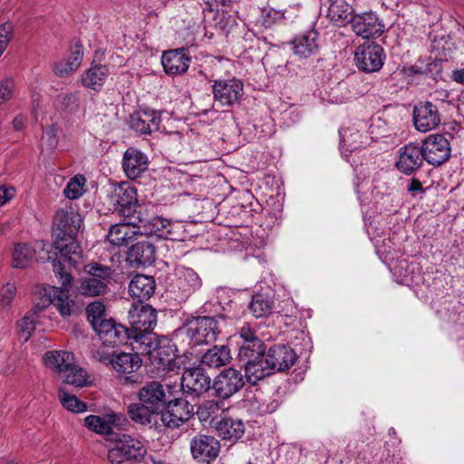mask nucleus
<instances>
[{
	"label": "nucleus",
	"instance_id": "f257e3e1",
	"mask_svg": "<svg viewBox=\"0 0 464 464\" xmlns=\"http://www.w3.org/2000/svg\"><path fill=\"white\" fill-rule=\"evenodd\" d=\"M81 225V215L71 207L59 209L53 218V247L56 251V258L53 260V270L59 278L61 286L50 287L44 303L53 304L63 316L71 315L73 306L68 294L73 278L67 271L66 264L76 270L81 269L82 265L81 246L76 240Z\"/></svg>",
	"mask_w": 464,
	"mask_h": 464
},
{
	"label": "nucleus",
	"instance_id": "f03ea898",
	"mask_svg": "<svg viewBox=\"0 0 464 464\" xmlns=\"http://www.w3.org/2000/svg\"><path fill=\"white\" fill-rule=\"evenodd\" d=\"M84 276L76 283L79 295L89 297L103 295L109 291L114 269L99 262H90L82 266Z\"/></svg>",
	"mask_w": 464,
	"mask_h": 464
},
{
	"label": "nucleus",
	"instance_id": "7ed1b4c3",
	"mask_svg": "<svg viewBox=\"0 0 464 464\" xmlns=\"http://www.w3.org/2000/svg\"><path fill=\"white\" fill-rule=\"evenodd\" d=\"M146 453L143 443L130 435L121 434L109 450L108 459L111 464H132L140 460Z\"/></svg>",
	"mask_w": 464,
	"mask_h": 464
},
{
	"label": "nucleus",
	"instance_id": "20e7f679",
	"mask_svg": "<svg viewBox=\"0 0 464 464\" xmlns=\"http://www.w3.org/2000/svg\"><path fill=\"white\" fill-rule=\"evenodd\" d=\"M131 223L138 227L140 235L168 238L172 234L173 224L162 217L150 214L148 207H140Z\"/></svg>",
	"mask_w": 464,
	"mask_h": 464
},
{
	"label": "nucleus",
	"instance_id": "39448f33",
	"mask_svg": "<svg viewBox=\"0 0 464 464\" xmlns=\"http://www.w3.org/2000/svg\"><path fill=\"white\" fill-rule=\"evenodd\" d=\"M238 361L245 369L247 382L253 385L274 373L266 359V347L239 355Z\"/></svg>",
	"mask_w": 464,
	"mask_h": 464
},
{
	"label": "nucleus",
	"instance_id": "423d86ee",
	"mask_svg": "<svg viewBox=\"0 0 464 464\" xmlns=\"http://www.w3.org/2000/svg\"><path fill=\"white\" fill-rule=\"evenodd\" d=\"M49 245L43 241L36 242L34 246L26 243H16L12 250V266L14 268H25L29 266L34 259L42 262L54 259L48 250Z\"/></svg>",
	"mask_w": 464,
	"mask_h": 464
},
{
	"label": "nucleus",
	"instance_id": "0eeeda50",
	"mask_svg": "<svg viewBox=\"0 0 464 464\" xmlns=\"http://www.w3.org/2000/svg\"><path fill=\"white\" fill-rule=\"evenodd\" d=\"M175 275L176 279L170 286V292L179 303L187 301L202 287L201 277L190 267L179 266L176 268Z\"/></svg>",
	"mask_w": 464,
	"mask_h": 464
},
{
	"label": "nucleus",
	"instance_id": "6e6552de",
	"mask_svg": "<svg viewBox=\"0 0 464 464\" xmlns=\"http://www.w3.org/2000/svg\"><path fill=\"white\" fill-rule=\"evenodd\" d=\"M186 331L194 345L213 343L220 333L217 319L209 316L195 318L188 324Z\"/></svg>",
	"mask_w": 464,
	"mask_h": 464
},
{
	"label": "nucleus",
	"instance_id": "1a4fd4ad",
	"mask_svg": "<svg viewBox=\"0 0 464 464\" xmlns=\"http://www.w3.org/2000/svg\"><path fill=\"white\" fill-rule=\"evenodd\" d=\"M384 60L383 48L376 43L361 44L354 53V62L357 68L368 73L380 71L383 66Z\"/></svg>",
	"mask_w": 464,
	"mask_h": 464
},
{
	"label": "nucleus",
	"instance_id": "9d476101",
	"mask_svg": "<svg viewBox=\"0 0 464 464\" xmlns=\"http://www.w3.org/2000/svg\"><path fill=\"white\" fill-rule=\"evenodd\" d=\"M212 93L215 102L221 106L232 107L238 103L243 96V82L236 78L214 80Z\"/></svg>",
	"mask_w": 464,
	"mask_h": 464
},
{
	"label": "nucleus",
	"instance_id": "9b49d317",
	"mask_svg": "<svg viewBox=\"0 0 464 464\" xmlns=\"http://www.w3.org/2000/svg\"><path fill=\"white\" fill-rule=\"evenodd\" d=\"M111 198L115 205V210L123 218L137 216L140 207L145 205L139 204L137 199V189L134 186L128 182L121 183L114 188Z\"/></svg>",
	"mask_w": 464,
	"mask_h": 464
},
{
	"label": "nucleus",
	"instance_id": "f8f14e48",
	"mask_svg": "<svg viewBox=\"0 0 464 464\" xmlns=\"http://www.w3.org/2000/svg\"><path fill=\"white\" fill-rule=\"evenodd\" d=\"M160 411V420L169 429H176L188 421L194 414V407L187 400L178 398L169 401Z\"/></svg>",
	"mask_w": 464,
	"mask_h": 464
},
{
	"label": "nucleus",
	"instance_id": "ddd939ff",
	"mask_svg": "<svg viewBox=\"0 0 464 464\" xmlns=\"http://www.w3.org/2000/svg\"><path fill=\"white\" fill-rule=\"evenodd\" d=\"M177 347L165 336L159 337L149 357L150 363L158 371H173L177 366Z\"/></svg>",
	"mask_w": 464,
	"mask_h": 464
},
{
	"label": "nucleus",
	"instance_id": "4468645a",
	"mask_svg": "<svg viewBox=\"0 0 464 464\" xmlns=\"http://www.w3.org/2000/svg\"><path fill=\"white\" fill-rule=\"evenodd\" d=\"M244 384V377L241 372L229 367L215 377L212 389L217 397L227 399L239 392Z\"/></svg>",
	"mask_w": 464,
	"mask_h": 464
},
{
	"label": "nucleus",
	"instance_id": "2eb2a0df",
	"mask_svg": "<svg viewBox=\"0 0 464 464\" xmlns=\"http://www.w3.org/2000/svg\"><path fill=\"white\" fill-rule=\"evenodd\" d=\"M130 332H152L157 324V312L150 304L133 303L129 310Z\"/></svg>",
	"mask_w": 464,
	"mask_h": 464
},
{
	"label": "nucleus",
	"instance_id": "dca6fc26",
	"mask_svg": "<svg viewBox=\"0 0 464 464\" xmlns=\"http://www.w3.org/2000/svg\"><path fill=\"white\" fill-rule=\"evenodd\" d=\"M350 24L356 35L365 39L380 36L384 31V24L372 11L354 14Z\"/></svg>",
	"mask_w": 464,
	"mask_h": 464
},
{
	"label": "nucleus",
	"instance_id": "f3484780",
	"mask_svg": "<svg viewBox=\"0 0 464 464\" xmlns=\"http://www.w3.org/2000/svg\"><path fill=\"white\" fill-rule=\"evenodd\" d=\"M413 124L419 131L427 132L437 128L440 123V113L430 102H419L413 108Z\"/></svg>",
	"mask_w": 464,
	"mask_h": 464
},
{
	"label": "nucleus",
	"instance_id": "a211bd4d",
	"mask_svg": "<svg viewBox=\"0 0 464 464\" xmlns=\"http://www.w3.org/2000/svg\"><path fill=\"white\" fill-rule=\"evenodd\" d=\"M181 387L185 393L198 397L212 387L211 379L201 367L188 368L182 374Z\"/></svg>",
	"mask_w": 464,
	"mask_h": 464
},
{
	"label": "nucleus",
	"instance_id": "6ab92c4d",
	"mask_svg": "<svg viewBox=\"0 0 464 464\" xmlns=\"http://www.w3.org/2000/svg\"><path fill=\"white\" fill-rule=\"evenodd\" d=\"M219 450V441L213 436L198 434L190 441L191 455L198 462L209 463L216 459Z\"/></svg>",
	"mask_w": 464,
	"mask_h": 464
},
{
	"label": "nucleus",
	"instance_id": "aec40b11",
	"mask_svg": "<svg viewBox=\"0 0 464 464\" xmlns=\"http://www.w3.org/2000/svg\"><path fill=\"white\" fill-rule=\"evenodd\" d=\"M318 37L319 33L314 28L295 35L289 43L294 54L299 59H309L318 55Z\"/></svg>",
	"mask_w": 464,
	"mask_h": 464
},
{
	"label": "nucleus",
	"instance_id": "412c9836",
	"mask_svg": "<svg viewBox=\"0 0 464 464\" xmlns=\"http://www.w3.org/2000/svg\"><path fill=\"white\" fill-rule=\"evenodd\" d=\"M99 339L104 344L111 348L126 343L130 337V331L121 324H117L113 319L109 318L94 331Z\"/></svg>",
	"mask_w": 464,
	"mask_h": 464
},
{
	"label": "nucleus",
	"instance_id": "4be33fe9",
	"mask_svg": "<svg viewBox=\"0 0 464 464\" xmlns=\"http://www.w3.org/2000/svg\"><path fill=\"white\" fill-rule=\"evenodd\" d=\"M190 62L191 58L186 48L165 51L161 57L164 72L172 76L185 73Z\"/></svg>",
	"mask_w": 464,
	"mask_h": 464
},
{
	"label": "nucleus",
	"instance_id": "5701e85b",
	"mask_svg": "<svg viewBox=\"0 0 464 464\" xmlns=\"http://www.w3.org/2000/svg\"><path fill=\"white\" fill-rule=\"evenodd\" d=\"M273 372L288 370L296 361L295 352L288 345L275 344L266 353Z\"/></svg>",
	"mask_w": 464,
	"mask_h": 464
},
{
	"label": "nucleus",
	"instance_id": "b1692460",
	"mask_svg": "<svg viewBox=\"0 0 464 464\" xmlns=\"http://www.w3.org/2000/svg\"><path fill=\"white\" fill-rule=\"evenodd\" d=\"M160 121V113L159 111L145 109L133 113L130 116L129 124L134 131L143 135L159 130Z\"/></svg>",
	"mask_w": 464,
	"mask_h": 464
},
{
	"label": "nucleus",
	"instance_id": "393cba45",
	"mask_svg": "<svg viewBox=\"0 0 464 464\" xmlns=\"http://www.w3.org/2000/svg\"><path fill=\"white\" fill-rule=\"evenodd\" d=\"M140 402L145 403L157 411H160L166 404V393L163 386L157 381L144 384L138 392Z\"/></svg>",
	"mask_w": 464,
	"mask_h": 464
},
{
	"label": "nucleus",
	"instance_id": "a878e982",
	"mask_svg": "<svg viewBox=\"0 0 464 464\" xmlns=\"http://www.w3.org/2000/svg\"><path fill=\"white\" fill-rule=\"evenodd\" d=\"M122 415L115 412L106 413L102 416L89 415L84 419V425L96 433L111 435L113 429L121 424Z\"/></svg>",
	"mask_w": 464,
	"mask_h": 464
},
{
	"label": "nucleus",
	"instance_id": "bb28decb",
	"mask_svg": "<svg viewBox=\"0 0 464 464\" xmlns=\"http://www.w3.org/2000/svg\"><path fill=\"white\" fill-rule=\"evenodd\" d=\"M148 157L135 147H129L122 160V168L128 178L137 179L148 169Z\"/></svg>",
	"mask_w": 464,
	"mask_h": 464
},
{
	"label": "nucleus",
	"instance_id": "cd10ccee",
	"mask_svg": "<svg viewBox=\"0 0 464 464\" xmlns=\"http://www.w3.org/2000/svg\"><path fill=\"white\" fill-rule=\"evenodd\" d=\"M156 287L155 280L152 276L144 275H136L129 284V294L132 298L138 300L137 303H143L154 294Z\"/></svg>",
	"mask_w": 464,
	"mask_h": 464
},
{
	"label": "nucleus",
	"instance_id": "c85d7f7f",
	"mask_svg": "<svg viewBox=\"0 0 464 464\" xmlns=\"http://www.w3.org/2000/svg\"><path fill=\"white\" fill-rule=\"evenodd\" d=\"M136 235H140L138 227L131 223L130 218H124L123 223L111 227L107 238L111 245L122 246L128 244Z\"/></svg>",
	"mask_w": 464,
	"mask_h": 464
},
{
	"label": "nucleus",
	"instance_id": "c756f323",
	"mask_svg": "<svg viewBox=\"0 0 464 464\" xmlns=\"http://www.w3.org/2000/svg\"><path fill=\"white\" fill-rule=\"evenodd\" d=\"M156 258V248L151 242L141 241L131 246L128 252V260L138 266H150Z\"/></svg>",
	"mask_w": 464,
	"mask_h": 464
},
{
	"label": "nucleus",
	"instance_id": "7c9ffc66",
	"mask_svg": "<svg viewBox=\"0 0 464 464\" xmlns=\"http://www.w3.org/2000/svg\"><path fill=\"white\" fill-rule=\"evenodd\" d=\"M83 59V47L78 41L70 49L68 57L54 64L53 72L59 77H64L75 72L81 65Z\"/></svg>",
	"mask_w": 464,
	"mask_h": 464
},
{
	"label": "nucleus",
	"instance_id": "2f4dec72",
	"mask_svg": "<svg viewBox=\"0 0 464 464\" xmlns=\"http://www.w3.org/2000/svg\"><path fill=\"white\" fill-rule=\"evenodd\" d=\"M353 15V8L346 0H331L327 17L334 24L345 26L351 24Z\"/></svg>",
	"mask_w": 464,
	"mask_h": 464
},
{
	"label": "nucleus",
	"instance_id": "473e14b6",
	"mask_svg": "<svg viewBox=\"0 0 464 464\" xmlns=\"http://www.w3.org/2000/svg\"><path fill=\"white\" fill-rule=\"evenodd\" d=\"M230 349L227 345H214L208 349L200 358V363L208 368H220L230 362Z\"/></svg>",
	"mask_w": 464,
	"mask_h": 464
},
{
	"label": "nucleus",
	"instance_id": "72a5a7b5",
	"mask_svg": "<svg viewBox=\"0 0 464 464\" xmlns=\"http://www.w3.org/2000/svg\"><path fill=\"white\" fill-rule=\"evenodd\" d=\"M422 160L420 147H404L403 152H401L396 162V167L401 173L411 175L421 166Z\"/></svg>",
	"mask_w": 464,
	"mask_h": 464
},
{
	"label": "nucleus",
	"instance_id": "f704fd0d",
	"mask_svg": "<svg viewBox=\"0 0 464 464\" xmlns=\"http://www.w3.org/2000/svg\"><path fill=\"white\" fill-rule=\"evenodd\" d=\"M237 335L240 339L238 343V356L266 347L264 342L256 335V331L248 324L243 325L238 330Z\"/></svg>",
	"mask_w": 464,
	"mask_h": 464
},
{
	"label": "nucleus",
	"instance_id": "c9c22d12",
	"mask_svg": "<svg viewBox=\"0 0 464 464\" xmlns=\"http://www.w3.org/2000/svg\"><path fill=\"white\" fill-rule=\"evenodd\" d=\"M159 339L152 332H130L128 340H131L130 345L135 354L150 357L156 341Z\"/></svg>",
	"mask_w": 464,
	"mask_h": 464
},
{
	"label": "nucleus",
	"instance_id": "e433bc0d",
	"mask_svg": "<svg viewBox=\"0 0 464 464\" xmlns=\"http://www.w3.org/2000/svg\"><path fill=\"white\" fill-rule=\"evenodd\" d=\"M216 430L222 440L237 441L245 433V424L239 419L224 418L217 423Z\"/></svg>",
	"mask_w": 464,
	"mask_h": 464
},
{
	"label": "nucleus",
	"instance_id": "4c0bfd02",
	"mask_svg": "<svg viewBox=\"0 0 464 464\" xmlns=\"http://www.w3.org/2000/svg\"><path fill=\"white\" fill-rule=\"evenodd\" d=\"M108 75V66L94 64L82 74L81 82L84 87L99 91L104 84Z\"/></svg>",
	"mask_w": 464,
	"mask_h": 464
},
{
	"label": "nucleus",
	"instance_id": "58836bf2",
	"mask_svg": "<svg viewBox=\"0 0 464 464\" xmlns=\"http://www.w3.org/2000/svg\"><path fill=\"white\" fill-rule=\"evenodd\" d=\"M142 361L138 354L130 353H121L114 355L111 361V365L119 373L130 374L138 371L141 366Z\"/></svg>",
	"mask_w": 464,
	"mask_h": 464
},
{
	"label": "nucleus",
	"instance_id": "ea45409f",
	"mask_svg": "<svg viewBox=\"0 0 464 464\" xmlns=\"http://www.w3.org/2000/svg\"><path fill=\"white\" fill-rule=\"evenodd\" d=\"M73 354L65 351H52L44 355V364L47 368L57 372L59 377L72 364Z\"/></svg>",
	"mask_w": 464,
	"mask_h": 464
},
{
	"label": "nucleus",
	"instance_id": "a19ab883",
	"mask_svg": "<svg viewBox=\"0 0 464 464\" xmlns=\"http://www.w3.org/2000/svg\"><path fill=\"white\" fill-rule=\"evenodd\" d=\"M128 414L131 420L141 425H150L156 422L155 417L159 411L143 402L131 403L128 407Z\"/></svg>",
	"mask_w": 464,
	"mask_h": 464
},
{
	"label": "nucleus",
	"instance_id": "79ce46f5",
	"mask_svg": "<svg viewBox=\"0 0 464 464\" xmlns=\"http://www.w3.org/2000/svg\"><path fill=\"white\" fill-rule=\"evenodd\" d=\"M273 305L274 299L269 295L257 293L252 296L248 309L256 318H260L269 314Z\"/></svg>",
	"mask_w": 464,
	"mask_h": 464
},
{
	"label": "nucleus",
	"instance_id": "37998d69",
	"mask_svg": "<svg viewBox=\"0 0 464 464\" xmlns=\"http://www.w3.org/2000/svg\"><path fill=\"white\" fill-rule=\"evenodd\" d=\"M422 160L434 166H440L450 158V147H420Z\"/></svg>",
	"mask_w": 464,
	"mask_h": 464
},
{
	"label": "nucleus",
	"instance_id": "c03bdc74",
	"mask_svg": "<svg viewBox=\"0 0 464 464\" xmlns=\"http://www.w3.org/2000/svg\"><path fill=\"white\" fill-rule=\"evenodd\" d=\"M286 10H276L270 6H265L259 10L256 24L265 28H271L285 19Z\"/></svg>",
	"mask_w": 464,
	"mask_h": 464
},
{
	"label": "nucleus",
	"instance_id": "a18cd8bd",
	"mask_svg": "<svg viewBox=\"0 0 464 464\" xmlns=\"http://www.w3.org/2000/svg\"><path fill=\"white\" fill-rule=\"evenodd\" d=\"M63 383L71 384L75 387H83L88 383V376L86 372L74 364H72L66 368V371L60 376Z\"/></svg>",
	"mask_w": 464,
	"mask_h": 464
},
{
	"label": "nucleus",
	"instance_id": "49530a36",
	"mask_svg": "<svg viewBox=\"0 0 464 464\" xmlns=\"http://www.w3.org/2000/svg\"><path fill=\"white\" fill-rule=\"evenodd\" d=\"M86 316L93 331L102 325L103 322L109 320L106 317L105 305L101 301H94L89 304L86 307Z\"/></svg>",
	"mask_w": 464,
	"mask_h": 464
},
{
	"label": "nucleus",
	"instance_id": "de8ad7c7",
	"mask_svg": "<svg viewBox=\"0 0 464 464\" xmlns=\"http://www.w3.org/2000/svg\"><path fill=\"white\" fill-rule=\"evenodd\" d=\"M62 405L68 411L74 413H82L87 411L85 402L80 401L75 395L69 393L64 388L58 391Z\"/></svg>",
	"mask_w": 464,
	"mask_h": 464
},
{
	"label": "nucleus",
	"instance_id": "09e8293b",
	"mask_svg": "<svg viewBox=\"0 0 464 464\" xmlns=\"http://www.w3.org/2000/svg\"><path fill=\"white\" fill-rule=\"evenodd\" d=\"M86 179L82 174L73 176L68 181L63 194L69 199L79 198L85 192Z\"/></svg>",
	"mask_w": 464,
	"mask_h": 464
},
{
	"label": "nucleus",
	"instance_id": "8fccbe9b",
	"mask_svg": "<svg viewBox=\"0 0 464 464\" xmlns=\"http://www.w3.org/2000/svg\"><path fill=\"white\" fill-rule=\"evenodd\" d=\"M219 411V403L214 400H208L200 404L197 411V415L200 421H208L213 419Z\"/></svg>",
	"mask_w": 464,
	"mask_h": 464
},
{
	"label": "nucleus",
	"instance_id": "3c124183",
	"mask_svg": "<svg viewBox=\"0 0 464 464\" xmlns=\"http://www.w3.org/2000/svg\"><path fill=\"white\" fill-rule=\"evenodd\" d=\"M35 329V320L34 314H25L18 323V334L20 339L27 342L32 333Z\"/></svg>",
	"mask_w": 464,
	"mask_h": 464
},
{
	"label": "nucleus",
	"instance_id": "603ef678",
	"mask_svg": "<svg viewBox=\"0 0 464 464\" xmlns=\"http://www.w3.org/2000/svg\"><path fill=\"white\" fill-rule=\"evenodd\" d=\"M340 143L343 145H351L353 143L361 142L359 138L361 134L351 128H341L339 130Z\"/></svg>",
	"mask_w": 464,
	"mask_h": 464
},
{
	"label": "nucleus",
	"instance_id": "864d4df0",
	"mask_svg": "<svg viewBox=\"0 0 464 464\" xmlns=\"http://www.w3.org/2000/svg\"><path fill=\"white\" fill-rule=\"evenodd\" d=\"M14 26L9 22L0 24V56L3 54L10 42Z\"/></svg>",
	"mask_w": 464,
	"mask_h": 464
},
{
	"label": "nucleus",
	"instance_id": "5fc2aeb1",
	"mask_svg": "<svg viewBox=\"0 0 464 464\" xmlns=\"http://www.w3.org/2000/svg\"><path fill=\"white\" fill-rule=\"evenodd\" d=\"M109 346H104V344L102 343L101 346L93 348L92 350V357L104 364H111V361L112 360L114 353H111L109 351Z\"/></svg>",
	"mask_w": 464,
	"mask_h": 464
},
{
	"label": "nucleus",
	"instance_id": "6e6d98bb",
	"mask_svg": "<svg viewBox=\"0 0 464 464\" xmlns=\"http://www.w3.org/2000/svg\"><path fill=\"white\" fill-rule=\"evenodd\" d=\"M16 295V286L14 284L6 283L0 290V304L3 306H8Z\"/></svg>",
	"mask_w": 464,
	"mask_h": 464
},
{
	"label": "nucleus",
	"instance_id": "4d7b16f0",
	"mask_svg": "<svg viewBox=\"0 0 464 464\" xmlns=\"http://www.w3.org/2000/svg\"><path fill=\"white\" fill-rule=\"evenodd\" d=\"M451 45L452 43L449 35L440 38L435 36L432 42V49L441 52L444 56H446V51L451 50Z\"/></svg>",
	"mask_w": 464,
	"mask_h": 464
},
{
	"label": "nucleus",
	"instance_id": "13d9d810",
	"mask_svg": "<svg viewBox=\"0 0 464 464\" xmlns=\"http://www.w3.org/2000/svg\"><path fill=\"white\" fill-rule=\"evenodd\" d=\"M12 97V82L9 80L0 82V105Z\"/></svg>",
	"mask_w": 464,
	"mask_h": 464
},
{
	"label": "nucleus",
	"instance_id": "bf43d9fd",
	"mask_svg": "<svg viewBox=\"0 0 464 464\" xmlns=\"http://www.w3.org/2000/svg\"><path fill=\"white\" fill-rule=\"evenodd\" d=\"M450 143L446 136L440 133L431 134L422 141V145H450Z\"/></svg>",
	"mask_w": 464,
	"mask_h": 464
},
{
	"label": "nucleus",
	"instance_id": "052dcab7",
	"mask_svg": "<svg viewBox=\"0 0 464 464\" xmlns=\"http://www.w3.org/2000/svg\"><path fill=\"white\" fill-rule=\"evenodd\" d=\"M233 0H205L204 10H208L209 12L218 11L220 6H229Z\"/></svg>",
	"mask_w": 464,
	"mask_h": 464
},
{
	"label": "nucleus",
	"instance_id": "680f3d73",
	"mask_svg": "<svg viewBox=\"0 0 464 464\" xmlns=\"http://www.w3.org/2000/svg\"><path fill=\"white\" fill-rule=\"evenodd\" d=\"M57 130H58V129L54 125L47 127L44 130L42 139L45 142L49 143L50 145H52L53 143H57V140H56Z\"/></svg>",
	"mask_w": 464,
	"mask_h": 464
},
{
	"label": "nucleus",
	"instance_id": "e2e57ef3",
	"mask_svg": "<svg viewBox=\"0 0 464 464\" xmlns=\"http://www.w3.org/2000/svg\"><path fill=\"white\" fill-rule=\"evenodd\" d=\"M408 192L411 194V196H416L417 193H424V188H422V184L420 180L416 179H411L410 185L408 186Z\"/></svg>",
	"mask_w": 464,
	"mask_h": 464
},
{
	"label": "nucleus",
	"instance_id": "0e129e2a",
	"mask_svg": "<svg viewBox=\"0 0 464 464\" xmlns=\"http://www.w3.org/2000/svg\"><path fill=\"white\" fill-rule=\"evenodd\" d=\"M14 188L0 187V206L5 204L14 197Z\"/></svg>",
	"mask_w": 464,
	"mask_h": 464
},
{
	"label": "nucleus",
	"instance_id": "69168bd1",
	"mask_svg": "<svg viewBox=\"0 0 464 464\" xmlns=\"http://www.w3.org/2000/svg\"><path fill=\"white\" fill-rule=\"evenodd\" d=\"M25 121L26 118L24 115H17L12 122L14 129L16 130H21L24 128Z\"/></svg>",
	"mask_w": 464,
	"mask_h": 464
},
{
	"label": "nucleus",
	"instance_id": "338daca9",
	"mask_svg": "<svg viewBox=\"0 0 464 464\" xmlns=\"http://www.w3.org/2000/svg\"><path fill=\"white\" fill-rule=\"evenodd\" d=\"M455 80L464 83V68L455 72Z\"/></svg>",
	"mask_w": 464,
	"mask_h": 464
},
{
	"label": "nucleus",
	"instance_id": "774afa93",
	"mask_svg": "<svg viewBox=\"0 0 464 464\" xmlns=\"http://www.w3.org/2000/svg\"><path fill=\"white\" fill-rule=\"evenodd\" d=\"M348 99V97H344V96H342V97H338L336 95H334L332 97V102H335V103H343L346 100Z\"/></svg>",
	"mask_w": 464,
	"mask_h": 464
}]
</instances>
